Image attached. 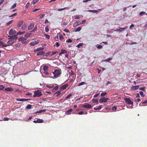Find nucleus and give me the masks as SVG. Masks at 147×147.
I'll return each instance as SVG.
<instances>
[{
    "instance_id": "8",
    "label": "nucleus",
    "mask_w": 147,
    "mask_h": 147,
    "mask_svg": "<svg viewBox=\"0 0 147 147\" xmlns=\"http://www.w3.org/2000/svg\"><path fill=\"white\" fill-rule=\"evenodd\" d=\"M27 40V38H26L23 37H20L18 39L19 41H21L23 44H24L27 43V41L26 40Z\"/></svg>"
},
{
    "instance_id": "12",
    "label": "nucleus",
    "mask_w": 147,
    "mask_h": 147,
    "mask_svg": "<svg viewBox=\"0 0 147 147\" xmlns=\"http://www.w3.org/2000/svg\"><path fill=\"white\" fill-rule=\"evenodd\" d=\"M68 86V84H65L61 86L60 89V90H64L67 88Z\"/></svg>"
},
{
    "instance_id": "64",
    "label": "nucleus",
    "mask_w": 147,
    "mask_h": 147,
    "mask_svg": "<svg viewBox=\"0 0 147 147\" xmlns=\"http://www.w3.org/2000/svg\"><path fill=\"white\" fill-rule=\"evenodd\" d=\"M45 16V14H42V15L40 17V19H42V18H43Z\"/></svg>"
},
{
    "instance_id": "57",
    "label": "nucleus",
    "mask_w": 147,
    "mask_h": 147,
    "mask_svg": "<svg viewBox=\"0 0 147 147\" xmlns=\"http://www.w3.org/2000/svg\"><path fill=\"white\" fill-rule=\"evenodd\" d=\"M112 59V58H109L108 59H107L104 61H105L108 62V61H110Z\"/></svg>"
},
{
    "instance_id": "22",
    "label": "nucleus",
    "mask_w": 147,
    "mask_h": 147,
    "mask_svg": "<svg viewBox=\"0 0 147 147\" xmlns=\"http://www.w3.org/2000/svg\"><path fill=\"white\" fill-rule=\"evenodd\" d=\"M15 41L14 40H10L8 41L7 43L9 45H8V46H9L10 45H12L13 43H14L15 42Z\"/></svg>"
},
{
    "instance_id": "50",
    "label": "nucleus",
    "mask_w": 147,
    "mask_h": 147,
    "mask_svg": "<svg viewBox=\"0 0 147 147\" xmlns=\"http://www.w3.org/2000/svg\"><path fill=\"white\" fill-rule=\"evenodd\" d=\"M30 5V3L29 2L27 3L26 5V8H28Z\"/></svg>"
},
{
    "instance_id": "1",
    "label": "nucleus",
    "mask_w": 147,
    "mask_h": 147,
    "mask_svg": "<svg viewBox=\"0 0 147 147\" xmlns=\"http://www.w3.org/2000/svg\"><path fill=\"white\" fill-rule=\"evenodd\" d=\"M61 71L60 69H57L55 70L53 72L52 74H53V78H57L61 75Z\"/></svg>"
},
{
    "instance_id": "40",
    "label": "nucleus",
    "mask_w": 147,
    "mask_h": 147,
    "mask_svg": "<svg viewBox=\"0 0 147 147\" xmlns=\"http://www.w3.org/2000/svg\"><path fill=\"white\" fill-rule=\"evenodd\" d=\"M54 85H47V87L49 88H51L53 87H54Z\"/></svg>"
},
{
    "instance_id": "19",
    "label": "nucleus",
    "mask_w": 147,
    "mask_h": 147,
    "mask_svg": "<svg viewBox=\"0 0 147 147\" xmlns=\"http://www.w3.org/2000/svg\"><path fill=\"white\" fill-rule=\"evenodd\" d=\"M103 107V105H100L98 107H94V109L95 110H100Z\"/></svg>"
},
{
    "instance_id": "26",
    "label": "nucleus",
    "mask_w": 147,
    "mask_h": 147,
    "mask_svg": "<svg viewBox=\"0 0 147 147\" xmlns=\"http://www.w3.org/2000/svg\"><path fill=\"white\" fill-rule=\"evenodd\" d=\"M81 23L80 21L76 22L74 24L73 26L75 27H76L78 25L80 24Z\"/></svg>"
},
{
    "instance_id": "48",
    "label": "nucleus",
    "mask_w": 147,
    "mask_h": 147,
    "mask_svg": "<svg viewBox=\"0 0 147 147\" xmlns=\"http://www.w3.org/2000/svg\"><path fill=\"white\" fill-rule=\"evenodd\" d=\"M117 109V107L116 106L113 107L112 108V110H113V111H115Z\"/></svg>"
},
{
    "instance_id": "20",
    "label": "nucleus",
    "mask_w": 147,
    "mask_h": 147,
    "mask_svg": "<svg viewBox=\"0 0 147 147\" xmlns=\"http://www.w3.org/2000/svg\"><path fill=\"white\" fill-rule=\"evenodd\" d=\"M44 49V47H39L38 48L35 49V50H34V52H39L41 51H42Z\"/></svg>"
},
{
    "instance_id": "30",
    "label": "nucleus",
    "mask_w": 147,
    "mask_h": 147,
    "mask_svg": "<svg viewBox=\"0 0 147 147\" xmlns=\"http://www.w3.org/2000/svg\"><path fill=\"white\" fill-rule=\"evenodd\" d=\"M27 26V24H24L22 27V30H24L26 28Z\"/></svg>"
},
{
    "instance_id": "27",
    "label": "nucleus",
    "mask_w": 147,
    "mask_h": 147,
    "mask_svg": "<svg viewBox=\"0 0 147 147\" xmlns=\"http://www.w3.org/2000/svg\"><path fill=\"white\" fill-rule=\"evenodd\" d=\"M34 26V24L33 23L31 24L28 27V29L30 30L32 29Z\"/></svg>"
},
{
    "instance_id": "37",
    "label": "nucleus",
    "mask_w": 147,
    "mask_h": 147,
    "mask_svg": "<svg viewBox=\"0 0 147 147\" xmlns=\"http://www.w3.org/2000/svg\"><path fill=\"white\" fill-rule=\"evenodd\" d=\"M72 95L71 94H68V95L67 96V97H66V99H68L69 98L71 97Z\"/></svg>"
},
{
    "instance_id": "49",
    "label": "nucleus",
    "mask_w": 147,
    "mask_h": 147,
    "mask_svg": "<svg viewBox=\"0 0 147 147\" xmlns=\"http://www.w3.org/2000/svg\"><path fill=\"white\" fill-rule=\"evenodd\" d=\"M140 95H141L142 97L144 96V94H143V92L142 91L140 92Z\"/></svg>"
},
{
    "instance_id": "42",
    "label": "nucleus",
    "mask_w": 147,
    "mask_h": 147,
    "mask_svg": "<svg viewBox=\"0 0 147 147\" xmlns=\"http://www.w3.org/2000/svg\"><path fill=\"white\" fill-rule=\"evenodd\" d=\"M64 38L62 35H59V39L60 40H63Z\"/></svg>"
},
{
    "instance_id": "11",
    "label": "nucleus",
    "mask_w": 147,
    "mask_h": 147,
    "mask_svg": "<svg viewBox=\"0 0 147 147\" xmlns=\"http://www.w3.org/2000/svg\"><path fill=\"white\" fill-rule=\"evenodd\" d=\"M82 107L84 108H86L87 109H90L92 108V106L90 105L89 104H83Z\"/></svg>"
},
{
    "instance_id": "59",
    "label": "nucleus",
    "mask_w": 147,
    "mask_h": 147,
    "mask_svg": "<svg viewBox=\"0 0 147 147\" xmlns=\"http://www.w3.org/2000/svg\"><path fill=\"white\" fill-rule=\"evenodd\" d=\"M127 43L128 44H129V45H132L133 44H136V42H127Z\"/></svg>"
},
{
    "instance_id": "34",
    "label": "nucleus",
    "mask_w": 147,
    "mask_h": 147,
    "mask_svg": "<svg viewBox=\"0 0 147 147\" xmlns=\"http://www.w3.org/2000/svg\"><path fill=\"white\" fill-rule=\"evenodd\" d=\"M13 20H11V21H9L6 24V25L9 26L10 24H12L13 22Z\"/></svg>"
},
{
    "instance_id": "31",
    "label": "nucleus",
    "mask_w": 147,
    "mask_h": 147,
    "mask_svg": "<svg viewBox=\"0 0 147 147\" xmlns=\"http://www.w3.org/2000/svg\"><path fill=\"white\" fill-rule=\"evenodd\" d=\"M45 111H46V110L45 109L41 110L38 111L36 112V114L37 113H41L42 112H45Z\"/></svg>"
},
{
    "instance_id": "36",
    "label": "nucleus",
    "mask_w": 147,
    "mask_h": 147,
    "mask_svg": "<svg viewBox=\"0 0 147 147\" xmlns=\"http://www.w3.org/2000/svg\"><path fill=\"white\" fill-rule=\"evenodd\" d=\"M51 53V51H49L47 52V53H46L45 54V56H47L49 55H50V54Z\"/></svg>"
},
{
    "instance_id": "35",
    "label": "nucleus",
    "mask_w": 147,
    "mask_h": 147,
    "mask_svg": "<svg viewBox=\"0 0 147 147\" xmlns=\"http://www.w3.org/2000/svg\"><path fill=\"white\" fill-rule=\"evenodd\" d=\"M107 94V93L106 92H102L100 94V96L101 97L104 96H105Z\"/></svg>"
},
{
    "instance_id": "63",
    "label": "nucleus",
    "mask_w": 147,
    "mask_h": 147,
    "mask_svg": "<svg viewBox=\"0 0 147 147\" xmlns=\"http://www.w3.org/2000/svg\"><path fill=\"white\" fill-rule=\"evenodd\" d=\"M64 31L67 32H69V30L67 29H65L64 30Z\"/></svg>"
},
{
    "instance_id": "45",
    "label": "nucleus",
    "mask_w": 147,
    "mask_h": 147,
    "mask_svg": "<svg viewBox=\"0 0 147 147\" xmlns=\"http://www.w3.org/2000/svg\"><path fill=\"white\" fill-rule=\"evenodd\" d=\"M39 0H34L33 1V4H35L36 3L39 1Z\"/></svg>"
},
{
    "instance_id": "39",
    "label": "nucleus",
    "mask_w": 147,
    "mask_h": 147,
    "mask_svg": "<svg viewBox=\"0 0 147 147\" xmlns=\"http://www.w3.org/2000/svg\"><path fill=\"white\" fill-rule=\"evenodd\" d=\"M0 46H8V45H5L3 44V42L0 41Z\"/></svg>"
},
{
    "instance_id": "33",
    "label": "nucleus",
    "mask_w": 147,
    "mask_h": 147,
    "mask_svg": "<svg viewBox=\"0 0 147 147\" xmlns=\"http://www.w3.org/2000/svg\"><path fill=\"white\" fill-rule=\"evenodd\" d=\"M31 34H32L31 33H27L24 36L25 37H28L30 36Z\"/></svg>"
},
{
    "instance_id": "62",
    "label": "nucleus",
    "mask_w": 147,
    "mask_h": 147,
    "mask_svg": "<svg viewBox=\"0 0 147 147\" xmlns=\"http://www.w3.org/2000/svg\"><path fill=\"white\" fill-rule=\"evenodd\" d=\"M84 113V112L83 111H81L80 112L78 113V114L79 115H82Z\"/></svg>"
},
{
    "instance_id": "14",
    "label": "nucleus",
    "mask_w": 147,
    "mask_h": 147,
    "mask_svg": "<svg viewBox=\"0 0 147 147\" xmlns=\"http://www.w3.org/2000/svg\"><path fill=\"white\" fill-rule=\"evenodd\" d=\"M45 54V52L44 51H39L38 53H37V56H39L40 55H44Z\"/></svg>"
},
{
    "instance_id": "7",
    "label": "nucleus",
    "mask_w": 147,
    "mask_h": 147,
    "mask_svg": "<svg viewBox=\"0 0 147 147\" xmlns=\"http://www.w3.org/2000/svg\"><path fill=\"white\" fill-rule=\"evenodd\" d=\"M63 54H65V57L67 58H68V57H67L68 56V54H67V52L66 50L63 49L61 50V52L59 53V55H60Z\"/></svg>"
},
{
    "instance_id": "23",
    "label": "nucleus",
    "mask_w": 147,
    "mask_h": 147,
    "mask_svg": "<svg viewBox=\"0 0 147 147\" xmlns=\"http://www.w3.org/2000/svg\"><path fill=\"white\" fill-rule=\"evenodd\" d=\"M69 78L71 79V81H73L76 78V75H70Z\"/></svg>"
},
{
    "instance_id": "61",
    "label": "nucleus",
    "mask_w": 147,
    "mask_h": 147,
    "mask_svg": "<svg viewBox=\"0 0 147 147\" xmlns=\"http://www.w3.org/2000/svg\"><path fill=\"white\" fill-rule=\"evenodd\" d=\"M58 36L57 35L56 36H55V40L57 41L58 40Z\"/></svg>"
},
{
    "instance_id": "52",
    "label": "nucleus",
    "mask_w": 147,
    "mask_h": 147,
    "mask_svg": "<svg viewBox=\"0 0 147 147\" xmlns=\"http://www.w3.org/2000/svg\"><path fill=\"white\" fill-rule=\"evenodd\" d=\"M72 42V40L70 39H68L66 41L67 42Z\"/></svg>"
},
{
    "instance_id": "6",
    "label": "nucleus",
    "mask_w": 147,
    "mask_h": 147,
    "mask_svg": "<svg viewBox=\"0 0 147 147\" xmlns=\"http://www.w3.org/2000/svg\"><path fill=\"white\" fill-rule=\"evenodd\" d=\"M49 67L47 65H45L43 67L44 74L46 75H48L49 74L48 72V68Z\"/></svg>"
},
{
    "instance_id": "58",
    "label": "nucleus",
    "mask_w": 147,
    "mask_h": 147,
    "mask_svg": "<svg viewBox=\"0 0 147 147\" xmlns=\"http://www.w3.org/2000/svg\"><path fill=\"white\" fill-rule=\"evenodd\" d=\"M22 34H23V33H22V32H21L19 31V32H18L17 35H22Z\"/></svg>"
},
{
    "instance_id": "46",
    "label": "nucleus",
    "mask_w": 147,
    "mask_h": 147,
    "mask_svg": "<svg viewBox=\"0 0 147 147\" xmlns=\"http://www.w3.org/2000/svg\"><path fill=\"white\" fill-rule=\"evenodd\" d=\"M32 107V105H29L26 107V109H30Z\"/></svg>"
},
{
    "instance_id": "15",
    "label": "nucleus",
    "mask_w": 147,
    "mask_h": 147,
    "mask_svg": "<svg viewBox=\"0 0 147 147\" xmlns=\"http://www.w3.org/2000/svg\"><path fill=\"white\" fill-rule=\"evenodd\" d=\"M126 28H121L119 27V29L115 30V31L116 32L119 31L120 32H121L122 31L124 30Z\"/></svg>"
},
{
    "instance_id": "25",
    "label": "nucleus",
    "mask_w": 147,
    "mask_h": 147,
    "mask_svg": "<svg viewBox=\"0 0 147 147\" xmlns=\"http://www.w3.org/2000/svg\"><path fill=\"white\" fill-rule=\"evenodd\" d=\"M23 22V21L22 20H20L18 22V26L19 28L21 26Z\"/></svg>"
},
{
    "instance_id": "10",
    "label": "nucleus",
    "mask_w": 147,
    "mask_h": 147,
    "mask_svg": "<svg viewBox=\"0 0 147 147\" xmlns=\"http://www.w3.org/2000/svg\"><path fill=\"white\" fill-rule=\"evenodd\" d=\"M16 33V31L13 29H11L9 32V34L10 35H12L15 34Z\"/></svg>"
},
{
    "instance_id": "32",
    "label": "nucleus",
    "mask_w": 147,
    "mask_h": 147,
    "mask_svg": "<svg viewBox=\"0 0 147 147\" xmlns=\"http://www.w3.org/2000/svg\"><path fill=\"white\" fill-rule=\"evenodd\" d=\"M81 29V27H78V28H76L74 30L75 32H77L79 31Z\"/></svg>"
},
{
    "instance_id": "51",
    "label": "nucleus",
    "mask_w": 147,
    "mask_h": 147,
    "mask_svg": "<svg viewBox=\"0 0 147 147\" xmlns=\"http://www.w3.org/2000/svg\"><path fill=\"white\" fill-rule=\"evenodd\" d=\"M58 86H56L53 89V90H53V91H54V90H56L58 89Z\"/></svg>"
},
{
    "instance_id": "28",
    "label": "nucleus",
    "mask_w": 147,
    "mask_h": 147,
    "mask_svg": "<svg viewBox=\"0 0 147 147\" xmlns=\"http://www.w3.org/2000/svg\"><path fill=\"white\" fill-rule=\"evenodd\" d=\"M92 102L94 103H96L97 104H98V100L97 99H95L94 98H92Z\"/></svg>"
},
{
    "instance_id": "29",
    "label": "nucleus",
    "mask_w": 147,
    "mask_h": 147,
    "mask_svg": "<svg viewBox=\"0 0 147 147\" xmlns=\"http://www.w3.org/2000/svg\"><path fill=\"white\" fill-rule=\"evenodd\" d=\"M87 11H88L89 12H92L94 13H97L98 12V11L97 10H88Z\"/></svg>"
},
{
    "instance_id": "2",
    "label": "nucleus",
    "mask_w": 147,
    "mask_h": 147,
    "mask_svg": "<svg viewBox=\"0 0 147 147\" xmlns=\"http://www.w3.org/2000/svg\"><path fill=\"white\" fill-rule=\"evenodd\" d=\"M42 94L40 91L37 90L35 91L34 92V95H33V97H38L41 96Z\"/></svg>"
},
{
    "instance_id": "9",
    "label": "nucleus",
    "mask_w": 147,
    "mask_h": 147,
    "mask_svg": "<svg viewBox=\"0 0 147 147\" xmlns=\"http://www.w3.org/2000/svg\"><path fill=\"white\" fill-rule=\"evenodd\" d=\"M44 122V121L43 120L38 119L37 120H34L33 121L34 123H42Z\"/></svg>"
},
{
    "instance_id": "38",
    "label": "nucleus",
    "mask_w": 147,
    "mask_h": 147,
    "mask_svg": "<svg viewBox=\"0 0 147 147\" xmlns=\"http://www.w3.org/2000/svg\"><path fill=\"white\" fill-rule=\"evenodd\" d=\"M57 53H58V52L57 51H53L52 52V53H51V56H52Z\"/></svg>"
},
{
    "instance_id": "53",
    "label": "nucleus",
    "mask_w": 147,
    "mask_h": 147,
    "mask_svg": "<svg viewBox=\"0 0 147 147\" xmlns=\"http://www.w3.org/2000/svg\"><path fill=\"white\" fill-rule=\"evenodd\" d=\"M16 5V3H14L11 7V9H13L14 8Z\"/></svg>"
},
{
    "instance_id": "60",
    "label": "nucleus",
    "mask_w": 147,
    "mask_h": 147,
    "mask_svg": "<svg viewBox=\"0 0 147 147\" xmlns=\"http://www.w3.org/2000/svg\"><path fill=\"white\" fill-rule=\"evenodd\" d=\"M144 89H145V87H143L141 88H139L140 90H142L143 91L144 90Z\"/></svg>"
},
{
    "instance_id": "54",
    "label": "nucleus",
    "mask_w": 147,
    "mask_h": 147,
    "mask_svg": "<svg viewBox=\"0 0 147 147\" xmlns=\"http://www.w3.org/2000/svg\"><path fill=\"white\" fill-rule=\"evenodd\" d=\"M49 28H48V26H47L45 28V31L46 32H48L49 31Z\"/></svg>"
},
{
    "instance_id": "21",
    "label": "nucleus",
    "mask_w": 147,
    "mask_h": 147,
    "mask_svg": "<svg viewBox=\"0 0 147 147\" xmlns=\"http://www.w3.org/2000/svg\"><path fill=\"white\" fill-rule=\"evenodd\" d=\"M72 112V109H69V110L66 111V112H65V113H66V114L67 115H69L71 114V113Z\"/></svg>"
},
{
    "instance_id": "55",
    "label": "nucleus",
    "mask_w": 147,
    "mask_h": 147,
    "mask_svg": "<svg viewBox=\"0 0 147 147\" xmlns=\"http://www.w3.org/2000/svg\"><path fill=\"white\" fill-rule=\"evenodd\" d=\"M37 29V28L36 27H35L31 31V32H34L36 31Z\"/></svg>"
},
{
    "instance_id": "17",
    "label": "nucleus",
    "mask_w": 147,
    "mask_h": 147,
    "mask_svg": "<svg viewBox=\"0 0 147 147\" xmlns=\"http://www.w3.org/2000/svg\"><path fill=\"white\" fill-rule=\"evenodd\" d=\"M29 99H25V98H17L16 100L17 101H27L29 100Z\"/></svg>"
},
{
    "instance_id": "16",
    "label": "nucleus",
    "mask_w": 147,
    "mask_h": 147,
    "mask_svg": "<svg viewBox=\"0 0 147 147\" xmlns=\"http://www.w3.org/2000/svg\"><path fill=\"white\" fill-rule=\"evenodd\" d=\"M4 90L5 91H13V89L11 87H7L6 88H4Z\"/></svg>"
},
{
    "instance_id": "44",
    "label": "nucleus",
    "mask_w": 147,
    "mask_h": 147,
    "mask_svg": "<svg viewBox=\"0 0 147 147\" xmlns=\"http://www.w3.org/2000/svg\"><path fill=\"white\" fill-rule=\"evenodd\" d=\"M85 84V82H82L81 83L78 84V86H80L81 85H84Z\"/></svg>"
},
{
    "instance_id": "47",
    "label": "nucleus",
    "mask_w": 147,
    "mask_h": 147,
    "mask_svg": "<svg viewBox=\"0 0 147 147\" xmlns=\"http://www.w3.org/2000/svg\"><path fill=\"white\" fill-rule=\"evenodd\" d=\"M5 87L3 85H0V90H2Z\"/></svg>"
},
{
    "instance_id": "13",
    "label": "nucleus",
    "mask_w": 147,
    "mask_h": 147,
    "mask_svg": "<svg viewBox=\"0 0 147 147\" xmlns=\"http://www.w3.org/2000/svg\"><path fill=\"white\" fill-rule=\"evenodd\" d=\"M61 91H59L57 92H56V93H55L54 95L55 96H56V97H59L61 96Z\"/></svg>"
},
{
    "instance_id": "18",
    "label": "nucleus",
    "mask_w": 147,
    "mask_h": 147,
    "mask_svg": "<svg viewBox=\"0 0 147 147\" xmlns=\"http://www.w3.org/2000/svg\"><path fill=\"white\" fill-rule=\"evenodd\" d=\"M39 42H38L36 41H33V42H32L30 43V45L32 46H34V45H35L38 44Z\"/></svg>"
},
{
    "instance_id": "3",
    "label": "nucleus",
    "mask_w": 147,
    "mask_h": 147,
    "mask_svg": "<svg viewBox=\"0 0 147 147\" xmlns=\"http://www.w3.org/2000/svg\"><path fill=\"white\" fill-rule=\"evenodd\" d=\"M124 100H125V102L128 105H133V102L132 101L130 100V99L128 98H125Z\"/></svg>"
},
{
    "instance_id": "41",
    "label": "nucleus",
    "mask_w": 147,
    "mask_h": 147,
    "mask_svg": "<svg viewBox=\"0 0 147 147\" xmlns=\"http://www.w3.org/2000/svg\"><path fill=\"white\" fill-rule=\"evenodd\" d=\"M69 74H70V76L76 75L74 74V72L72 71H71V72H70V73H69Z\"/></svg>"
},
{
    "instance_id": "24",
    "label": "nucleus",
    "mask_w": 147,
    "mask_h": 147,
    "mask_svg": "<svg viewBox=\"0 0 147 147\" xmlns=\"http://www.w3.org/2000/svg\"><path fill=\"white\" fill-rule=\"evenodd\" d=\"M139 86L138 85L133 86L131 87V89L133 90H136L139 88Z\"/></svg>"
},
{
    "instance_id": "5",
    "label": "nucleus",
    "mask_w": 147,
    "mask_h": 147,
    "mask_svg": "<svg viewBox=\"0 0 147 147\" xmlns=\"http://www.w3.org/2000/svg\"><path fill=\"white\" fill-rule=\"evenodd\" d=\"M17 35H14L13 36L9 35L8 36V37H9L8 39L15 41L18 38V37H17Z\"/></svg>"
},
{
    "instance_id": "56",
    "label": "nucleus",
    "mask_w": 147,
    "mask_h": 147,
    "mask_svg": "<svg viewBox=\"0 0 147 147\" xmlns=\"http://www.w3.org/2000/svg\"><path fill=\"white\" fill-rule=\"evenodd\" d=\"M16 15H17V13H15L13 14L12 15H11V16H9V17L10 18V17H13V16H16Z\"/></svg>"
},
{
    "instance_id": "4",
    "label": "nucleus",
    "mask_w": 147,
    "mask_h": 147,
    "mask_svg": "<svg viewBox=\"0 0 147 147\" xmlns=\"http://www.w3.org/2000/svg\"><path fill=\"white\" fill-rule=\"evenodd\" d=\"M109 100V98H106L105 97H103L99 99V103H102V102H106Z\"/></svg>"
},
{
    "instance_id": "43",
    "label": "nucleus",
    "mask_w": 147,
    "mask_h": 147,
    "mask_svg": "<svg viewBox=\"0 0 147 147\" xmlns=\"http://www.w3.org/2000/svg\"><path fill=\"white\" fill-rule=\"evenodd\" d=\"M146 13H145V12L144 11H142L139 14L140 16H142L144 14H146Z\"/></svg>"
}]
</instances>
